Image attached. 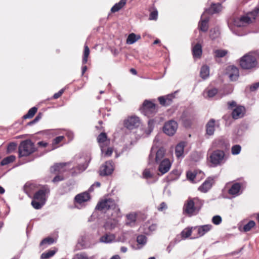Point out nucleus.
I'll use <instances>...</instances> for the list:
<instances>
[{
  "instance_id": "f257e3e1",
  "label": "nucleus",
  "mask_w": 259,
  "mask_h": 259,
  "mask_svg": "<svg viewBox=\"0 0 259 259\" xmlns=\"http://www.w3.org/2000/svg\"><path fill=\"white\" fill-rule=\"evenodd\" d=\"M227 159L224 151L215 150L212 151L209 157V162L212 167H217L223 165Z\"/></svg>"
},
{
  "instance_id": "f03ea898",
  "label": "nucleus",
  "mask_w": 259,
  "mask_h": 259,
  "mask_svg": "<svg viewBox=\"0 0 259 259\" xmlns=\"http://www.w3.org/2000/svg\"><path fill=\"white\" fill-rule=\"evenodd\" d=\"M258 12L259 6H257L253 11L248 13L246 16H242L240 18L235 19L233 22L234 26L241 27L249 24L255 19Z\"/></svg>"
},
{
  "instance_id": "7ed1b4c3",
  "label": "nucleus",
  "mask_w": 259,
  "mask_h": 259,
  "mask_svg": "<svg viewBox=\"0 0 259 259\" xmlns=\"http://www.w3.org/2000/svg\"><path fill=\"white\" fill-rule=\"evenodd\" d=\"M199 200L197 198H188L185 202L183 206V213L191 217L197 214L200 208L197 205Z\"/></svg>"
},
{
  "instance_id": "20e7f679",
  "label": "nucleus",
  "mask_w": 259,
  "mask_h": 259,
  "mask_svg": "<svg viewBox=\"0 0 259 259\" xmlns=\"http://www.w3.org/2000/svg\"><path fill=\"white\" fill-rule=\"evenodd\" d=\"M257 62L256 58L252 53H249L242 57L240 60V65L244 69H251L256 67Z\"/></svg>"
},
{
  "instance_id": "39448f33",
  "label": "nucleus",
  "mask_w": 259,
  "mask_h": 259,
  "mask_svg": "<svg viewBox=\"0 0 259 259\" xmlns=\"http://www.w3.org/2000/svg\"><path fill=\"white\" fill-rule=\"evenodd\" d=\"M36 148L34 143L30 140H26L21 142L19 146V157L27 156L34 151Z\"/></svg>"
},
{
  "instance_id": "423d86ee",
  "label": "nucleus",
  "mask_w": 259,
  "mask_h": 259,
  "mask_svg": "<svg viewBox=\"0 0 259 259\" xmlns=\"http://www.w3.org/2000/svg\"><path fill=\"white\" fill-rule=\"evenodd\" d=\"M165 151L163 148H160L158 150L153 146L149 155L148 164H152L155 162L157 163L161 162L165 156Z\"/></svg>"
},
{
  "instance_id": "0eeeda50",
  "label": "nucleus",
  "mask_w": 259,
  "mask_h": 259,
  "mask_svg": "<svg viewBox=\"0 0 259 259\" xmlns=\"http://www.w3.org/2000/svg\"><path fill=\"white\" fill-rule=\"evenodd\" d=\"M141 110L143 114L148 117L153 116L157 112L155 104L148 100L144 102Z\"/></svg>"
},
{
  "instance_id": "6e6552de",
  "label": "nucleus",
  "mask_w": 259,
  "mask_h": 259,
  "mask_svg": "<svg viewBox=\"0 0 259 259\" xmlns=\"http://www.w3.org/2000/svg\"><path fill=\"white\" fill-rule=\"evenodd\" d=\"M141 124L140 118L136 116H128L124 121V125L128 130H133L138 127Z\"/></svg>"
},
{
  "instance_id": "1a4fd4ad",
  "label": "nucleus",
  "mask_w": 259,
  "mask_h": 259,
  "mask_svg": "<svg viewBox=\"0 0 259 259\" xmlns=\"http://www.w3.org/2000/svg\"><path fill=\"white\" fill-rule=\"evenodd\" d=\"M178 125L176 121L170 120L165 122L163 127V132L169 136H173L178 129Z\"/></svg>"
},
{
  "instance_id": "9d476101",
  "label": "nucleus",
  "mask_w": 259,
  "mask_h": 259,
  "mask_svg": "<svg viewBox=\"0 0 259 259\" xmlns=\"http://www.w3.org/2000/svg\"><path fill=\"white\" fill-rule=\"evenodd\" d=\"M116 206V203L113 199H108L99 202L96 206V208L101 211H105L115 209Z\"/></svg>"
},
{
  "instance_id": "9b49d317",
  "label": "nucleus",
  "mask_w": 259,
  "mask_h": 259,
  "mask_svg": "<svg viewBox=\"0 0 259 259\" xmlns=\"http://www.w3.org/2000/svg\"><path fill=\"white\" fill-rule=\"evenodd\" d=\"M49 193L50 189L48 187L44 186L35 193L33 197L34 199L45 203L46 201V195Z\"/></svg>"
},
{
  "instance_id": "f8f14e48",
  "label": "nucleus",
  "mask_w": 259,
  "mask_h": 259,
  "mask_svg": "<svg viewBox=\"0 0 259 259\" xmlns=\"http://www.w3.org/2000/svg\"><path fill=\"white\" fill-rule=\"evenodd\" d=\"M226 74L231 81L236 80L239 75L238 68L233 66H228L226 69Z\"/></svg>"
},
{
  "instance_id": "ddd939ff",
  "label": "nucleus",
  "mask_w": 259,
  "mask_h": 259,
  "mask_svg": "<svg viewBox=\"0 0 259 259\" xmlns=\"http://www.w3.org/2000/svg\"><path fill=\"white\" fill-rule=\"evenodd\" d=\"M113 165L112 161H106L100 168V175L102 176H108L113 171Z\"/></svg>"
},
{
  "instance_id": "4468645a",
  "label": "nucleus",
  "mask_w": 259,
  "mask_h": 259,
  "mask_svg": "<svg viewBox=\"0 0 259 259\" xmlns=\"http://www.w3.org/2000/svg\"><path fill=\"white\" fill-rule=\"evenodd\" d=\"M158 163V170L162 175L166 173L169 170L171 165L170 160L167 158H164Z\"/></svg>"
},
{
  "instance_id": "2eb2a0df",
  "label": "nucleus",
  "mask_w": 259,
  "mask_h": 259,
  "mask_svg": "<svg viewBox=\"0 0 259 259\" xmlns=\"http://www.w3.org/2000/svg\"><path fill=\"white\" fill-rule=\"evenodd\" d=\"M202 47L200 44L197 43L194 45L192 43V51L194 58H200L202 54Z\"/></svg>"
},
{
  "instance_id": "dca6fc26",
  "label": "nucleus",
  "mask_w": 259,
  "mask_h": 259,
  "mask_svg": "<svg viewBox=\"0 0 259 259\" xmlns=\"http://www.w3.org/2000/svg\"><path fill=\"white\" fill-rule=\"evenodd\" d=\"M90 160L89 157H81L80 158L78 165L76 167L78 172L84 171L87 168Z\"/></svg>"
},
{
  "instance_id": "f3484780",
  "label": "nucleus",
  "mask_w": 259,
  "mask_h": 259,
  "mask_svg": "<svg viewBox=\"0 0 259 259\" xmlns=\"http://www.w3.org/2000/svg\"><path fill=\"white\" fill-rule=\"evenodd\" d=\"M69 164V162L56 163L51 167L50 171L52 173H56L57 172L59 173L63 172L65 171V169L64 168L65 166Z\"/></svg>"
},
{
  "instance_id": "a211bd4d",
  "label": "nucleus",
  "mask_w": 259,
  "mask_h": 259,
  "mask_svg": "<svg viewBox=\"0 0 259 259\" xmlns=\"http://www.w3.org/2000/svg\"><path fill=\"white\" fill-rule=\"evenodd\" d=\"M245 108L244 107L239 106L235 108L232 112V117L234 119H238L242 117L244 114Z\"/></svg>"
},
{
  "instance_id": "6ab92c4d",
  "label": "nucleus",
  "mask_w": 259,
  "mask_h": 259,
  "mask_svg": "<svg viewBox=\"0 0 259 259\" xmlns=\"http://www.w3.org/2000/svg\"><path fill=\"white\" fill-rule=\"evenodd\" d=\"M173 98L172 95H168L165 96L159 97L158 99L162 106H167L171 104Z\"/></svg>"
},
{
  "instance_id": "aec40b11",
  "label": "nucleus",
  "mask_w": 259,
  "mask_h": 259,
  "mask_svg": "<svg viewBox=\"0 0 259 259\" xmlns=\"http://www.w3.org/2000/svg\"><path fill=\"white\" fill-rule=\"evenodd\" d=\"M90 198L89 193L83 192L77 195L75 197V201L79 204L88 201Z\"/></svg>"
},
{
  "instance_id": "412c9836",
  "label": "nucleus",
  "mask_w": 259,
  "mask_h": 259,
  "mask_svg": "<svg viewBox=\"0 0 259 259\" xmlns=\"http://www.w3.org/2000/svg\"><path fill=\"white\" fill-rule=\"evenodd\" d=\"M215 131V120L213 119H211L209 120L206 125V134L209 136H211L214 134Z\"/></svg>"
},
{
  "instance_id": "4be33fe9",
  "label": "nucleus",
  "mask_w": 259,
  "mask_h": 259,
  "mask_svg": "<svg viewBox=\"0 0 259 259\" xmlns=\"http://www.w3.org/2000/svg\"><path fill=\"white\" fill-rule=\"evenodd\" d=\"M100 241L105 243H110L115 241V236L111 233L106 234L100 237Z\"/></svg>"
},
{
  "instance_id": "5701e85b",
  "label": "nucleus",
  "mask_w": 259,
  "mask_h": 259,
  "mask_svg": "<svg viewBox=\"0 0 259 259\" xmlns=\"http://www.w3.org/2000/svg\"><path fill=\"white\" fill-rule=\"evenodd\" d=\"M186 146L185 142L179 143L176 147L175 154L178 158L183 157L184 149Z\"/></svg>"
},
{
  "instance_id": "b1692460",
  "label": "nucleus",
  "mask_w": 259,
  "mask_h": 259,
  "mask_svg": "<svg viewBox=\"0 0 259 259\" xmlns=\"http://www.w3.org/2000/svg\"><path fill=\"white\" fill-rule=\"evenodd\" d=\"M117 223L116 219H109L106 222L104 227L106 230H112L117 226Z\"/></svg>"
},
{
  "instance_id": "393cba45",
  "label": "nucleus",
  "mask_w": 259,
  "mask_h": 259,
  "mask_svg": "<svg viewBox=\"0 0 259 259\" xmlns=\"http://www.w3.org/2000/svg\"><path fill=\"white\" fill-rule=\"evenodd\" d=\"M222 9L223 7L220 3L212 4L207 11L209 14H213L220 12Z\"/></svg>"
},
{
  "instance_id": "a878e982",
  "label": "nucleus",
  "mask_w": 259,
  "mask_h": 259,
  "mask_svg": "<svg viewBox=\"0 0 259 259\" xmlns=\"http://www.w3.org/2000/svg\"><path fill=\"white\" fill-rule=\"evenodd\" d=\"M212 228L211 225H205L198 227V234L200 237L203 236Z\"/></svg>"
},
{
  "instance_id": "bb28decb",
  "label": "nucleus",
  "mask_w": 259,
  "mask_h": 259,
  "mask_svg": "<svg viewBox=\"0 0 259 259\" xmlns=\"http://www.w3.org/2000/svg\"><path fill=\"white\" fill-rule=\"evenodd\" d=\"M203 15L201 16V20L199 22L198 27L199 29L203 32H206L207 31L208 28V23L209 21V18H206L203 19L202 18Z\"/></svg>"
},
{
  "instance_id": "cd10ccee",
  "label": "nucleus",
  "mask_w": 259,
  "mask_h": 259,
  "mask_svg": "<svg viewBox=\"0 0 259 259\" xmlns=\"http://www.w3.org/2000/svg\"><path fill=\"white\" fill-rule=\"evenodd\" d=\"M212 179L206 180L199 187V190L202 192H206L210 189L212 186Z\"/></svg>"
},
{
  "instance_id": "c85d7f7f",
  "label": "nucleus",
  "mask_w": 259,
  "mask_h": 259,
  "mask_svg": "<svg viewBox=\"0 0 259 259\" xmlns=\"http://www.w3.org/2000/svg\"><path fill=\"white\" fill-rule=\"evenodd\" d=\"M241 186L239 183H236L234 184L229 190V194L230 195L236 196L239 193Z\"/></svg>"
},
{
  "instance_id": "c756f323",
  "label": "nucleus",
  "mask_w": 259,
  "mask_h": 259,
  "mask_svg": "<svg viewBox=\"0 0 259 259\" xmlns=\"http://www.w3.org/2000/svg\"><path fill=\"white\" fill-rule=\"evenodd\" d=\"M107 138L106 134L105 133H101L97 138V141L100 144V148L102 153H103L105 150V147L103 146L102 144L106 141Z\"/></svg>"
},
{
  "instance_id": "7c9ffc66",
  "label": "nucleus",
  "mask_w": 259,
  "mask_h": 259,
  "mask_svg": "<svg viewBox=\"0 0 259 259\" xmlns=\"http://www.w3.org/2000/svg\"><path fill=\"white\" fill-rule=\"evenodd\" d=\"M127 221L125 224L127 226H132L136 221V215L135 213H131L126 215Z\"/></svg>"
},
{
  "instance_id": "2f4dec72",
  "label": "nucleus",
  "mask_w": 259,
  "mask_h": 259,
  "mask_svg": "<svg viewBox=\"0 0 259 259\" xmlns=\"http://www.w3.org/2000/svg\"><path fill=\"white\" fill-rule=\"evenodd\" d=\"M200 76L204 79L207 78L209 75V68L207 65H203L201 68Z\"/></svg>"
},
{
  "instance_id": "473e14b6",
  "label": "nucleus",
  "mask_w": 259,
  "mask_h": 259,
  "mask_svg": "<svg viewBox=\"0 0 259 259\" xmlns=\"http://www.w3.org/2000/svg\"><path fill=\"white\" fill-rule=\"evenodd\" d=\"M141 36L139 35H136L135 33H131L128 36L126 39V43L127 44H133L138 40L140 39Z\"/></svg>"
},
{
  "instance_id": "72a5a7b5",
  "label": "nucleus",
  "mask_w": 259,
  "mask_h": 259,
  "mask_svg": "<svg viewBox=\"0 0 259 259\" xmlns=\"http://www.w3.org/2000/svg\"><path fill=\"white\" fill-rule=\"evenodd\" d=\"M126 0H120V2L116 4L111 9L112 13H115L120 10L126 4Z\"/></svg>"
},
{
  "instance_id": "f704fd0d",
  "label": "nucleus",
  "mask_w": 259,
  "mask_h": 259,
  "mask_svg": "<svg viewBox=\"0 0 259 259\" xmlns=\"http://www.w3.org/2000/svg\"><path fill=\"white\" fill-rule=\"evenodd\" d=\"M126 0H120V2L116 4L111 9L112 13H115L120 10L126 4Z\"/></svg>"
},
{
  "instance_id": "c9c22d12",
  "label": "nucleus",
  "mask_w": 259,
  "mask_h": 259,
  "mask_svg": "<svg viewBox=\"0 0 259 259\" xmlns=\"http://www.w3.org/2000/svg\"><path fill=\"white\" fill-rule=\"evenodd\" d=\"M16 157L14 155H10L4 158L1 162V165H7L15 161Z\"/></svg>"
},
{
  "instance_id": "e433bc0d",
  "label": "nucleus",
  "mask_w": 259,
  "mask_h": 259,
  "mask_svg": "<svg viewBox=\"0 0 259 259\" xmlns=\"http://www.w3.org/2000/svg\"><path fill=\"white\" fill-rule=\"evenodd\" d=\"M37 108L35 107H33L30 109L28 113L24 115L23 118L24 119L32 118L37 112Z\"/></svg>"
},
{
  "instance_id": "4c0bfd02",
  "label": "nucleus",
  "mask_w": 259,
  "mask_h": 259,
  "mask_svg": "<svg viewBox=\"0 0 259 259\" xmlns=\"http://www.w3.org/2000/svg\"><path fill=\"white\" fill-rule=\"evenodd\" d=\"M218 93V90L215 88H213L207 91H205L204 92V95L206 94L207 96H205V98H212L214 97Z\"/></svg>"
},
{
  "instance_id": "58836bf2",
  "label": "nucleus",
  "mask_w": 259,
  "mask_h": 259,
  "mask_svg": "<svg viewBox=\"0 0 259 259\" xmlns=\"http://www.w3.org/2000/svg\"><path fill=\"white\" fill-rule=\"evenodd\" d=\"M214 56L217 58H222L225 57L228 53L226 50H216L214 51Z\"/></svg>"
},
{
  "instance_id": "ea45409f",
  "label": "nucleus",
  "mask_w": 259,
  "mask_h": 259,
  "mask_svg": "<svg viewBox=\"0 0 259 259\" xmlns=\"http://www.w3.org/2000/svg\"><path fill=\"white\" fill-rule=\"evenodd\" d=\"M90 54V49L89 47L85 45L84 46V52H83V56L82 58V64H84L87 63L88 61V58Z\"/></svg>"
},
{
  "instance_id": "a19ab883",
  "label": "nucleus",
  "mask_w": 259,
  "mask_h": 259,
  "mask_svg": "<svg viewBox=\"0 0 259 259\" xmlns=\"http://www.w3.org/2000/svg\"><path fill=\"white\" fill-rule=\"evenodd\" d=\"M154 127V121L150 119L148 121L147 129L145 130V133L146 135L148 136L152 132Z\"/></svg>"
},
{
  "instance_id": "79ce46f5",
  "label": "nucleus",
  "mask_w": 259,
  "mask_h": 259,
  "mask_svg": "<svg viewBox=\"0 0 259 259\" xmlns=\"http://www.w3.org/2000/svg\"><path fill=\"white\" fill-rule=\"evenodd\" d=\"M56 250H50L47 252H44L41 255V259H48L50 258V257L53 256L55 253Z\"/></svg>"
},
{
  "instance_id": "37998d69",
  "label": "nucleus",
  "mask_w": 259,
  "mask_h": 259,
  "mask_svg": "<svg viewBox=\"0 0 259 259\" xmlns=\"http://www.w3.org/2000/svg\"><path fill=\"white\" fill-rule=\"evenodd\" d=\"M64 139V137L63 136H58L55 138L52 142V150L56 149L57 147L56 146L57 144L62 142Z\"/></svg>"
},
{
  "instance_id": "c03bdc74",
  "label": "nucleus",
  "mask_w": 259,
  "mask_h": 259,
  "mask_svg": "<svg viewBox=\"0 0 259 259\" xmlns=\"http://www.w3.org/2000/svg\"><path fill=\"white\" fill-rule=\"evenodd\" d=\"M45 204V203L40 202V201H37L34 198L31 201V205L35 209H40Z\"/></svg>"
},
{
  "instance_id": "a18cd8bd",
  "label": "nucleus",
  "mask_w": 259,
  "mask_h": 259,
  "mask_svg": "<svg viewBox=\"0 0 259 259\" xmlns=\"http://www.w3.org/2000/svg\"><path fill=\"white\" fill-rule=\"evenodd\" d=\"M255 225V223L253 221H250L247 224L243 227V230L245 232L250 231Z\"/></svg>"
},
{
  "instance_id": "49530a36",
  "label": "nucleus",
  "mask_w": 259,
  "mask_h": 259,
  "mask_svg": "<svg viewBox=\"0 0 259 259\" xmlns=\"http://www.w3.org/2000/svg\"><path fill=\"white\" fill-rule=\"evenodd\" d=\"M191 234H192L191 228H186L181 232L182 237L183 238H188L191 235Z\"/></svg>"
},
{
  "instance_id": "de8ad7c7",
  "label": "nucleus",
  "mask_w": 259,
  "mask_h": 259,
  "mask_svg": "<svg viewBox=\"0 0 259 259\" xmlns=\"http://www.w3.org/2000/svg\"><path fill=\"white\" fill-rule=\"evenodd\" d=\"M54 242V240L53 238L48 237L44 239L40 242V245L42 246L44 245H51Z\"/></svg>"
},
{
  "instance_id": "09e8293b",
  "label": "nucleus",
  "mask_w": 259,
  "mask_h": 259,
  "mask_svg": "<svg viewBox=\"0 0 259 259\" xmlns=\"http://www.w3.org/2000/svg\"><path fill=\"white\" fill-rule=\"evenodd\" d=\"M241 147L239 145H235L231 148V152L233 155H237L241 151Z\"/></svg>"
},
{
  "instance_id": "8fccbe9b",
  "label": "nucleus",
  "mask_w": 259,
  "mask_h": 259,
  "mask_svg": "<svg viewBox=\"0 0 259 259\" xmlns=\"http://www.w3.org/2000/svg\"><path fill=\"white\" fill-rule=\"evenodd\" d=\"M137 242L142 245H144L147 242V238L145 235H139L137 238Z\"/></svg>"
},
{
  "instance_id": "3c124183",
  "label": "nucleus",
  "mask_w": 259,
  "mask_h": 259,
  "mask_svg": "<svg viewBox=\"0 0 259 259\" xmlns=\"http://www.w3.org/2000/svg\"><path fill=\"white\" fill-rule=\"evenodd\" d=\"M143 178L147 179L151 178L153 176V174L149 169H145L143 172Z\"/></svg>"
},
{
  "instance_id": "603ef678",
  "label": "nucleus",
  "mask_w": 259,
  "mask_h": 259,
  "mask_svg": "<svg viewBox=\"0 0 259 259\" xmlns=\"http://www.w3.org/2000/svg\"><path fill=\"white\" fill-rule=\"evenodd\" d=\"M17 147V145L15 143L12 142L10 143L7 147V152L8 153H11L13 151H14Z\"/></svg>"
},
{
  "instance_id": "864d4df0",
  "label": "nucleus",
  "mask_w": 259,
  "mask_h": 259,
  "mask_svg": "<svg viewBox=\"0 0 259 259\" xmlns=\"http://www.w3.org/2000/svg\"><path fill=\"white\" fill-rule=\"evenodd\" d=\"M222 219L221 216L217 215L214 216L212 219V222L216 225H218L221 223Z\"/></svg>"
},
{
  "instance_id": "5fc2aeb1",
  "label": "nucleus",
  "mask_w": 259,
  "mask_h": 259,
  "mask_svg": "<svg viewBox=\"0 0 259 259\" xmlns=\"http://www.w3.org/2000/svg\"><path fill=\"white\" fill-rule=\"evenodd\" d=\"M219 35V32L218 30L214 29L213 30H211L210 31V37L212 39H214L217 37Z\"/></svg>"
},
{
  "instance_id": "6e6d98bb",
  "label": "nucleus",
  "mask_w": 259,
  "mask_h": 259,
  "mask_svg": "<svg viewBox=\"0 0 259 259\" xmlns=\"http://www.w3.org/2000/svg\"><path fill=\"white\" fill-rule=\"evenodd\" d=\"M157 16H158V11H157V10H155L154 11H152L150 13L149 19L156 20L157 19Z\"/></svg>"
},
{
  "instance_id": "4d7b16f0",
  "label": "nucleus",
  "mask_w": 259,
  "mask_h": 259,
  "mask_svg": "<svg viewBox=\"0 0 259 259\" xmlns=\"http://www.w3.org/2000/svg\"><path fill=\"white\" fill-rule=\"evenodd\" d=\"M187 178L191 181H194L196 175L191 171H188L187 173Z\"/></svg>"
},
{
  "instance_id": "13d9d810",
  "label": "nucleus",
  "mask_w": 259,
  "mask_h": 259,
  "mask_svg": "<svg viewBox=\"0 0 259 259\" xmlns=\"http://www.w3.org/2000/svg\"><path fill=\"white\" fill-rule=\"evenodd\" d=\"M104 152H105V153H104L105 156H110L112 155V152H113L112 148L111 147H109V148H108V149L106 151H105V149L104 150L103 153H104Z\"/></svg>"
},
{
  "instance_id": "bf43d9fd",
  "label": "nucleus",
  "mask_w": 259,
  "mask_h": 259,
  "mask_svg": "<svg viewBox=\"0 0 259 259\" xmlns=\"http://www.w3.org/2000/svg\"><path fill=\"white\" fill-rule=\"evenodd\" d=\"M259 88V82L253 83L250 87V90L251 92L255 91Z\"/></svg>"
},
{
  "instance_id": "052dcab7",
  "label": "nucleus",
  "mask_w": 259,
  "mask_h": 259,
  "mask_svg": "<svg viewBox=\"0 0 259 259\" xmlns=\"http://www.w3.org/2000/svg\"><path fill=\"white\" fill-rule=\"evenodd\" d=\"M64 180L63 176L57 175L53 179L52 181L54 183H57Z\"/></svg>"
},
{
  "instance_id": "680f3d73",
  "label": "nucleus",
  "mask_w": 259,
  "mask_h": 259,
  "mask_svg": "<svg viewBox=\"0 0 259 259\" xmlns=\"http://www.w3.org/2000/svg\"><path fill=\"white\" fill-rule=\"evenodd\" d=\"M64 89H61L58 93H55L54 95L53 98L54 99H55L59 98L62 95V94L64 93Z\"/></svg>"
},
{
  "instance_id": "e2e57ef3",
  "label": "nucleus",
  "mask_w": 259,
  "mask_h": 259,
  "mask_svg": "<svg viewBox=\"0 0 259 259\" xmlns=\"http://www.w3.org/2000/svg\"><path fill=\"white\" fill-rule=\"evenodd\" d=\"M166 208V205L164 202H162L160 204V207L158 208V210L160 211H162L163 210Z\"/></svg>"
},
{
  "instance_id": "0e129e2a",
  "label": "nucleus",
  "mask_w": 259,
  "mask_h": 259,
  "mask_svg": "<svg viewBox=\"0 0 259 259\" xmlns=\"http://www.w3.org/2000/svg\"><path fill=\"white\" fill-rule=\"evenodd\" d=\"M37 145L41 147H46L48 145V143L44 141H40L38 142Z\"/></svg>"
},
{
  "instance_id": "69168bd1",
  "label": "nucleus",
  "mask_w": 259,
  "mask_h": 259,
  "mask_svg": "<svg viewBox=\"0 0 259 259\" xmlns=\"http://www.w3.org/2000/svg\"><path fill=\"white\" fill-rule=\"evenodd\" d=\"M66 136L68 137L69 140H72V139L73 138V134L72 132L70 131L67 132Z\"/></svg>"
},
{
  "instance_id": "338daca9",
  "label": "nucleus",
  "mask_w": 259,
  "mask_h": 259,
  "mask_svg": "<svg viewBox=\"0 0 259 259\" xmlns=\"http://www.w3.org/2000/svg\"><path fill=\"white\" fill-rule=\"evenodd\" d=\"M228 105L229 106V108H232L233 107L236 106V104L234 101H231L228 103Z\"/></svg>"
},
{
  "instance_id": "774afa93",
  "label": "nucleus",
  "mask_w": 259,
  "mask_h": 259,
  "mask_svg": "<svg viewBox=\"0 0 259 259\" xmlns=\"http://www.w3.org/2000/svg\"><path fill=\"white\" fill-rule=\"evenodd\" d=\"M241 249H240V250H237V251H233V252L230 253L229 254L230 255H232V256L236 255L239 253V252L241 251Z\"/></svg>"
}]
</instances>
